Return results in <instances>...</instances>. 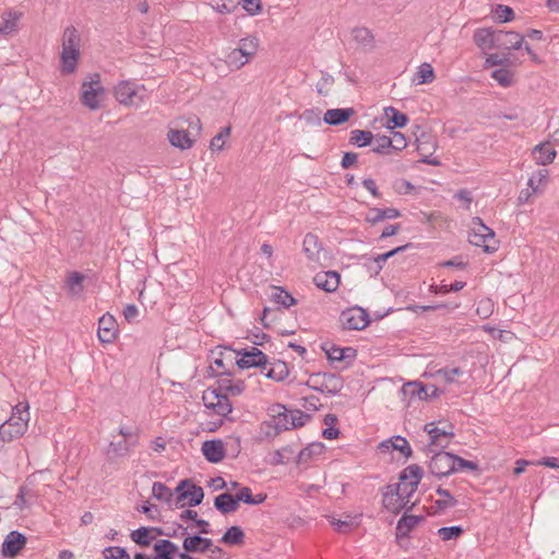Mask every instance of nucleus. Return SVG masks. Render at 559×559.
I'll return each mask as SVG.
<instances>
[{
    "mask_svg": "<svg viewBox=\"0 0 559 559\" xmlns=\"http://www.w3.org/2000/svg\"><path fill=\"white\" fill-rule=\"evenodd\" d=\"M27 411V403H19L13 407L11 417L0 425L1 441L11 442L25 433L29 420Z\"/></svg>",
    "mask_w": 559,
    "mask_h": 559,
    "instance_id": "nucleus-1",
    "label": "nucleus"
},
{
    "mask_svg": "<svg viewBox=\"0 0 559 559\" xmlns=\"http://www.w3.org/2000/svg\"><path fill=\"white\" fill-rule=\"evenodd\" d=\"M424 431L429 436V443L424 447V452L430 454L436 450H445L450 445V440L454 437L452 424L447 427L439 428L435 421L427 423L424 426Z\"/></svg>",
    "mask_w": 559,
    "mask_h": 559,
    "instance_id": "nucleus-2",
    "label": "nucleus"
},
{
    "mask_svg": "<svg viewBox=\"0 0 559 559\" xmlns=\"http://www.w3.org/2000/svg\"><path fill=\"white\" fill-rule=\"evenodd\" d=\"M144 92V85H138L131 81H120L114 87V96L116 100L124 106L139 107L146 98Z\"/></svg>",
    "mask_w": 559,
    "mask_h": 559,
    "instance_id": "nucleus-3",
    "label": "nucleus"
},
{
    "mask_svg": "<svg viewBox=\"0 0 559 559\" xmlns=\"http://www.w3.org/2000/svg\"><path fill=\"white\" fill-rule=\"evenodd\" d=\"M104 96L105 88L102 85L100 75L98 73L91 74L90 81L82 83V104L91 110H97L102 106Z\"/></svg>",
    "mask_w": 559,
    "mask_h": 559,
    "instance_id": "nucleus-4",
    "label": "nucleus"
},
{
    "mask_svg": "<svg viewBox=\"0 0 559 559\" xmlns=\"http://www.w3.org/2000/svg\"><path fill=\"white\" fill-rule=\"evenodd\" d=\"M202 401L206 408L212 409L218 416L227 417L233 412L231 402L228 396L218 392L216 384L203 392Z\"/></svg>",
    "mask_w": 559,
    "mask_h": 559,
    "instance_id": "nucleus-5",
    "label": "nucleus"
},
{
    "mask_svg": "<svg viewBox=\"0 0 559 559\" xmlns=\"http://www.w3.org/2000/svg\"><path fill=\"white\" fill-rule=\"evenodd\" d=\"M454 454L447 452L445 450H436L432 452V456L428 463L429 473L438 478H442L453 474Z\"/></svg>",
    "mask_w": 559,
    "mask_h": 559,
    "instance_id": "nucleus-6",
    "label": "nucleus"
},
{
    "mask_svg": "<svg viewBox=\"0 0 559 559\" xmlns=\"http://www.w3.org/2000/svg\"><path fill=\"white\" fill-rule=\"evenodd\" d=\"M235 353L239 356L236 360L239 369L265 368L269 364L267 356L254 346L236 349Z\"/></svg>",
    "mask_w": 559,
    "mask_h": 559,
    "instance_id": "nucleus-7",
    "label": "nucleus"
},
{
    "mask_svg": "<svg viewBox=\"0 0 559 559\" xmlns=\"http://www.w3.org/2000/svg\"><path fill=\"white\" fill-rule=\"evenodd\" d=\"M340 322L344 330H364L369 325L370 319L365 309L353 307L341 312Z\"/></svg>",
    "mask_w": 559,
    "mask_h": 559,
    "instance_id": "nucleus-8",
    "label": "nucleus"
},
{
    "mask_svg": "<svg viewBox=\"0 0 559 559\" xmlns=\"http://www.w3.org/2000/svg\"><path fill=\"white\" fill-rule=\"evenodd\" d=\"M322 379L323 380L320 384H310L309 382L306 384L314 391L326 393L332 396L340 394L344 386L342 377L336 373L322 372Z\"/></svg>",
    "mask_w": 559,
    "mask_h": 559,
    "instance_id": "nucleus-9",
    "label": "nucleus"
},
{
    "mask_svg": "<svg viewBox=\"0 0 559 559\" xmlns=\"http://www.w3.org/2000/svg\"><path fill=\"white\" fill-rule=\"evenodd\" d=\"M219 378L216 381L217 390L222 393V395L228 396H238L243 393L246 389V384L243 380L233 381L228 377L233 376V372L229 370H225L217 374Z\"/></svg>",
    "mask_w": 559,
    "mask_h": 559,
    "instance_id": "nucleus-10",
    "label": "nucleus"
},
{
    "mask_svg": "<svg viewBox=\"0 0 559 559\" xmlns=\"http://www.w3.org/2000/svg\"><path fill=\"white\" fill-rule=\"evenodd\" d=\"M98 340L103 344H111L118 335V324L114 316L105 313L98 320Z\"/></svg>",
    "mask_w": 559,
    "mask_h": 559,
    "instance_id": "nucleus-11",
    "label": "nucleus"
},
{
    "mask_svg": "<svg viewBox=\"0 0 559 559\" xmlns=\"http://www.w3.org/2000/svg\"><path fill=\"white\" fill-rule=\"evenodd\" d=\"M26 542L27 539L24 534L17 531L10 532L2 543V556L5 558H15L25 547Z\"/></svg>",
    "mask_w": 559,
    "mask_h": 559,
    "instance_id": "nucleus-12",
    "label": "nucleus"
},
{
    "mask_svg": "<svg viewBox=\"0 0 559 559\" xmlns=\"http://www.w3.org/2000/svg\"><path fill=\"white\" fill-rule=\"evenodd\" d=\"M322 349L330 361H345L347 366H350L357 357V349L352 346L340 347L334 344L329 345L324 343Z\"/></svg>",
    "mask_w": 559,
    "mask_h": 559,
    "instance_id": "nucleus-13",
    "label": "nucleus"
},
{
    "mask_svg": "<svg viewBox=\"0 0 559 559\" xmlns=\"http://www.w3.org/2000/svg\"><path fill=\"white\" fill-rule=\"evenodd\" d=\"M425 520L423 515H409L404 513L401 519L396 523L395 527V537L396 542L400 546H403V539L409 537V533L414 530L419 523Z\"/></svg>",
    "mask_w": 559,
    "mask_h": 559,
    "instance_id": "nucleus-14",
    "label": "nucleus"
},
{
    "mask_svg": "<svg viewBox=\"0 0 559 559\" xmlns=\"http://www.w3.org/2000/svg\"><path fill=\"white\" fill-rule=\"evenodd\" d=\"M202 454L212 464L222 462L226 456V449L221 439L206 440L202 443Z\"/></svg>",
    "mask_w": 559,
    "mask_h": 559,
    "instance_id": "nucleus-15",
    "label": "nucleus"
},
{
    "mask_svg": "<svg viewBox=\"0 0 559 559\" xmlns=\"http://www.w3.org/2000/svg\"><path fill=\"white\" fill-rule=\"evenodd\" d=\"M269 411L272 417V425H269V428L275 429L274 435L290 429V412L283 404H275Z\"/></svg>",
    "mask_w": 559,
    "mask_h": 559,
    "instance_id": "nucleus-16",
    "label": "nucleus"
},
{
    "mask_svg": "<svg viewBox=\"0 0 559 559\" xmlns=\"http://www.w3.org/2000/svg\"><path fill=\"white\" fill-rule=\"evenodd\" d=\"M498 31L490 27L477 28L474 32L473 40L475 45L483 51L498 49Z\"/></svg>",
    "mask_w": 559,
    "mask_h": 559,
    "instance_id": "nucleus-17",
    "label": "nucleus"
},
{
    "mask_svg": "<svg viewBox=\"0 0 559 559\" xmlns=\"http://www.w3.org/2000/svg\"><path fill=\"white\" fill-rule=\"evenodd\" d=\"M313 283L318 288L326 293H333L340 286L341 275L336 271L319 272L313 276Z\"/></svg>",
    "mask_w": 559,
    "mask_h": 559,
    "instance_id": "nucleus-18",
    "label": "nucleus"
},
{
    "mask_svg": "<svg viewBox=\"0 0 559 559\" xmlns=\"http://www.w3.org/2000/svg\"><path fill=\"white\" fill-rule=\"evenodd\" d=\"M379 449L382 452H388V451H391V450H396L401 454H403V456L405 459H409L413 455V450H412L408 441L404 437H402V436H393V437L382 441L379 444Z\"/></svg>",
    "mask_w": 559,
    "mask_h": 559,
    "instance_id": "nucleus-19",
    "label": "nucleus"
},
{
    "mask_svg": "<svg viewBox=\"0 0 559 559\" xmlns=\"http://www.w3.org/2000/svg\"><path fill=\"white\" fill-rule=\"evenodd\" d=\"M401 211L395 207H370L366 214L365 221L370 225H377L384 219H395L401 216Z\"/></svg>",
    "mask_w": 559,
    "mask_h": 559,
    "instance_id": "nucleus-20",
    "label": "nucleus"
},
{
    "mask_svg": "<svg viewBox=\"0 0 559 559\" xmlns=\"http://www.w3.org/2000/svg\"><path fill=\"white\" fill-rule=\"evenodd\" d=\"M498 49H520L524 43V36L514 31H498Z\"/></svg>",
    "mask_w": 559,
    "mask_h": 559,
    "instance_id": "nucleus-21",
    "label": "nucleus"
},
{
    "mask_svg": "<svg viewBox=\"0 0 559 559\" xmlns=\"http://www.w3.org/2000/svg\"><path fill=\"white\" fill-rule=\"evenodd\" d=\"M356 114L352 107L328 109L324 112L323 121L329 126H341L347 122Z\"/></svg>",
    "mask_w": 559,
    "mask_h": 559,
    "instance_id": "nucleus-22",
    "label": "nucleus"
},
{
    "mask_svg": "<svg viewBox=\"0 0 559 559\" xmlns=\"http://www.w3.org/2000/svg\"><path fill=\"white\" fill-rule=\"evenodd\" d=\"M212 539L202 537L199 534L186 536L182 543V548L186 552H205L212 549Z\"/></svg>",
    "mask_w": 559,
    "mask_h": 559,
    "instance_id": "nucleus-23",
    "label": "nucleus"
},
{
    "mask_svg": "<svg viewBox=\"0 0 559 559\" xmlns=\"http://www.w3.org/2000/svg\"><path fill=\"white\" fill-rule=\"evenodd\" d=\"M533 156L537 165L547 166L554 162L557 156V151L551 146L550 142H542L534 146Z\"/></svg>",
    "mask_w": 559,
    "mask_h": 559,
    "instance_id": "nucleus-24",
    "label": "nucleus"
},
{
    "mask_svg": "<svg viewBox=\"0 0 559 559\" xmlns=\"http://www.w3.org/2000/svg\"><path fill=\"white\" fill-rule=\"evenodd\" d=\"M423 476V467L419 466L418 464H412L401 471L399 479L402 485L406 484V481L409 480L407 485H412V489L417 490Z\"/></svg>",
    "mask_w": 559,
    "mask_h": 559,
    "instance_id": "nucleus-25",
    "label": "nucleus"
},
{
    "mask_svg": "<svg viewBox=\"0 0 559 559\" xmlns=\"http://www.w3.org/2000/svg\"><path fill=\"white\" fill-rule=\"evenodd\" d=\"M323 249L319 237L312 233L306 234L302 241V251L310 261H318L320 251Z\"/></svg>",
    "mask_w": 559,
    "mask_h": 559,
    "instance_id": "nucleus-26",
    "label": "nucleus"
},
{
    "mask_svg": "<svg viewBox=\"0 0 559 559\" xmlns=\"http://www.w3.org/2000/svg\"><path fill=\"white\" fill-rule=\"evenodd\" d=\"M384 116L386 118V122L384 127L390 130H394L396 128H404L409 119L408 116L399 109L389 106L384 108Z\"/></svg>",
    "mask_w": 559,
    "mask_h": 559,
    "instance_id": "nucleus-27",
    "label": "nucleus"
},
{
    "mask_svg": "<svg viewBox=\"0 0 559 559\" xmlns=\"http://www.w3.org/2000/svg\"><path fill=\"white\" fill-rule=\"evenodd\" d=\"M214 508L222 514H228L237 511L239 507L236 496L226 491L214 498Z\"/></svg>",
    "mask_w": 559,
    "mask_h": 559,
    "instance_id": "nucleus-28",
    "label": "nucleus"
},
{
    "mask_svg": "<svg viewBox=\"0 0 559 559\" xmlns=\"http://www.w3.org/2000/svg\"><path fill=\"white\" fill-rule=\"evenodd\" d=\"M468 242L473 246L481 247L486 253H493L498 250V241L487 237L486 234L468 231Z\"/></svg>",
    "mask_w": 559,
    "mask_h": 559,
    "instance_id": "nucleus-29",
    "label": "nucleus"
},
{
    "mask_svg": "<svg viewBox=\"0 0 559 559\" xmlns=\"http://www.w3.org/2000/svg\"><path fill=\"white\" fill-rule=\"evenodd\" d=\"M22 13L13 10L4 11L0 15V34L1 35H10L17 28V22Z\"/></svg>",
    "mask_w": 559,
    "mask_h": 559,
    "instance_id": "nucleus-30",
    "label": "nucleus"
},
{
    "mask_svg": "<svg viewBox=\"0 0 559 559\" xmlns=\"http://www.w3.org/2000/svg\"><path fill=\"white\" fill-rule=\"evenodd\" d=\"M170 144L180 150H188L193 146L192 140L186 130L170 129L167 133Z\"/></svg>",
    "mask_w": 559,
    "mask_h": 559,
    "instance_id": "nucleus-31",
    "label": "nucleus"
},
{
    "mask_svg": "<svg viewBox=\"0 0 559 559\" xmlns=\"http://www.w3.org/2000/svg\"><path fill=\"white\" fill-rule=\"evenodd\" d=\"M428 385H425L419 381L407 382L401 389L404 395H407L411 399L417 397L420 401H428Z\"/></svg>",
    "mask_w": 559,
    "mask_h": 559,
    "instance_id": "nucleus-32",
    "label": "nucleus"
},
{
    "mask_svg": "<svg viewBox=\"0 0 559 559\" xmlns=\"http://www.w3.org/2000/svg\"><path fill=\"white\" fill-rule=\"evenodd\" d=\"M154 559H174L178 552V547L169 539H159L154 544Z\"/></svg>",
    "mask_w": 559,
    "mask_h": 559,
    "instance_id": "nucleus-33",
    "label": "nucleus"
},
{
    "mask_svg": "<svg viewBox=\"0 0 559 559\" xmlns=\"http://www.w3.org/2000/svg\"><path fill=\"white\" fill-rule=\"evenodd\" d=\"M270 300L274 304L282 306L285 309H288L289 307L297 305V299L289 292H287L285 288L281 286L273 287Z\"/></svg>",
    "mask_w": 559,
    "mask_h": 559,
    "instance_id": "nucleus-34",
    "label": "nucleus"
},
{
    "mask_svg": "<svg viewBox=\"0 0 559 559\" xmlns=\"http://www.w3.org/2000/svg\"><path fill=\"white\" fill-rule=\"evenodd\" d=\"M549 178V171L547 169H537L532 174V176L528 178L527 187L533 191L535 194L543 193Z\"/></svg>",
    "mask_w": 559,
    "mask_h": 559,
    "instance_id": "nucleus-35",
    "label": "nucleus"
},
{
    "mask_svg": "<svg viewBox=\"0 0 559 559\" xmlns=\"http://www.w3.org/2000/svg\"><path fill=\"white\" fill-rule=\"evenodd\" d=\"M374 134L369 130L354 129L349 133L348 144L356 147H366L373 143Z\"/></svg>",
    "mask_w": 559,
    "mask_h": 559,
    "instance_id": "nucleus-36",
    "label": "nucleus"
},
{
    "mask_svg": "<svg viewBox=\"0 0 559 559\" xmlns=\"http://www.w3.org/2000/svg\"><path fill=\"white\" fill-rule=\"evenodd\" d=\"M80 50L62 49L61 52V71L64 74H71L78 67Z\"/></svg>",
    "mask_w": 559,
    "mask_h": 559,
    "instance_id": "nucleus-37",
    "label": "nucleus"
},
{
    "mask_svg": "<svg viewBox=\"0 0 559 559\" xmlns=\"http://www.w3.org/2000/svg\"><path fill=\"white\" fill-rule=\"evenodd\" d=\"M413 247V243L412 242H408V243H405L403 246H399L396 248H393L392 250H389L384 253H381V254H378L377 257H374L372 259L373 263L376 264V267H374V274L378 275L380 273V271L383 269V265L384 263L393 258L394 255L401 253V252H404L406 251L408 248H412Z\"/></svg>",
    "mask_w": 559,
    "mask_h": 559,
    "instance_id": "nucleus-38",
    "label": "nucleus"
},
{
    "mask_svg": "<svg viewBox=\"0 0 559 559\" xmlns=\"http://www.w3.org/2000/svg\"><path fill=\"white\" fill-rule=\"evenodd\" d=\"M325 445L322 442H312L306 448L300 450L297 457L298 464L308 463L314 456L321 455L324 452Z\"/></svg>",
    "mask_w": 559,
    "mask_h": 559,
    "instance_id": "nucleus-39",
    "label": "nucleus"
},
{
    "mask_svg": "<svg viewBox=\"0 0 559 559\" xmlns=\"http://www.w3.org/2000/svg\"><path fill=\"white\" fill-rule=\"evenodd\" d=\"M152 496L155 499L165 502L170 510H174V507H173L174 493L164 483H160V481L153 483Z\"/></svg>",
    "mask_w": 559,
    "mask_h": 559,
    "instance_id": "nucleus-40",
    "label": "nucleus"
},
{
    "mask_svg": "<svg viewBox=\"0 0 559 559\" xmlns=\"http://www.w3.org/2000/svg\"><path fill=\"white\" fill-rule=\"evenodd\" d=\"M186 506L190 508L198 507L204 499L203 488L191 481V485L186 489Z\"/></svg>",
    "mask_w": 559,
    "mask_h": 559,
    "instance_id": "nucleus-41",
    "label": "nucleus"
},
{
    "mask_svg": "<svg viewBox=\"0 0 559 559\" xmlns=\"http://www.w3.org/2000/svg\"><path fill=\"white\" fill-rule=\"evenodd\" d=\"M191 479L189 478H185V479H181L175 490L173 491L174 493V497H173V507L174 509H181V508H185L186 507V489L191 485Z\"/></svg>",
    "mask_w": 559,
    "mask_h": 559,
    "instance_id": "nucleus-42",
    "label": "nucleus"
},
{
    "mask_svg": "<svg viewBox=\"0 0 559 559\" xmlns=\"http://www.w3.org/2000/svg\"><path fill=\"white\" fill-rule=\"evenodd\" d=\"M259 47V39L255 36H248L245 38H241L239 40V47L236 48V51H240L243 57L251 58L253 57Z\"/></svg>",
    "mask_w": 559,
    "mask_h": 559,
    "instance_id": "nucleus-43",
    "label": "nucleus"
},
{
    "mask_svg": "<svg viewBox=\"0 0 559 559\" xmlns=\"http://www.w3.org/2000/svg\"><path fill=\"white\" fill-rule=\"evenodd\" d=\"M245 533L240 526L234 525L227 528L224 535L221 538V543L226 545H240L243 543Z\"/></svg>",
    "mask_w": 559,
    "mask_h": 559,
    "instance_id": "nucleus-44",
    "label": "nucleus"
},
{
    "mask_svg": "<svg viewBox=\"0 0 559 559\" xmlns=\"http://www.w3.org/2000/svg\"><path fill=\"white\" fill-rule=\"evenodd\" d=\"M130 538L140 547H148L154 539L148 526H141L131 532Z\"/></svg>",
    "mask_w": 559,
    "mask_h": 559,
    "instance_id": "nucleus-45",
    "label": "nucleus"
},
{
    "mask_svg": "<svg viewBox=\"0 0 559 559\" xmlns=\"http://www.w3.org/2000/svg\"><path fill=\"white\" fill-rule=\"evenodd\" d=\"M288 367L286 362L277 360L272 364V367L265 373V377L275 381H283L288 377Z\"/></svg>",
    "mask_w": 559,
    "mask_h": 559,
    "instance_id": "nucleus-46",
    "label": "nucleus"
},
{
    "mask_svg": "<svg viewBox=\"0 0 559 559\" xmlns=\"http://www.w3.org/2000/svg\"><path fill=\"white\" fill-rule=\"evenodd\" d=\"M80 35L78 31L70 26L64 29L62 49L79 50Z\"/></svg>",
    "mask_w": 559,
    "mask_h": 559,
    "instance_id": "nucleus-47",
    "label": "nucleus"
},
{
    "mask_svg": "<svg viewBox=\"0 0 559 559\" xmlns=\"http://www.w3.org/2000/svg\"><path fill=\"white\" fill-rule=\"evenodd\" d=\"M372 152L379 155H388L393 150V141L388 135H374Z\"/></svg>",
    "mask_w": 559,
    "mask_h": 559,
    "instance_id": "nucleus-48",
    "label": "nucleus"
},
{
    "mask_svg": "<svg viewBox=\"0 0 559 559\" xmlns=\"http://www.w3.org/2000/svg\"><path fill=\"white\" fill-rule=\"evenodd\" d=\"M400 500L401 496H394L393 493H383L382 506L389 512L399 514L402 510H404V504H401L399 502Z\"/></svg>",
    "mask_w": 559,
    "mask_h": 559,
    "instance_id": "nucleus-49",
    "label": "nucleus"
},
{
    "mask_svg": "<svg viewBox=\"0 0 559 559\" xmlns=\"http://www.w3.org/2000/svg\"><path fill=\"white\" fill-rule=\"evenodd\" d=\"M493 19L499 23H507L514 19V11L511 7L497 4L493 10Z\"/></svg>",
    "mask_w": 559,
    "mask_h": 559,
    "instance_id": "nucleus-50",
    "label": "nucleus"
},
{
    "mask_svg": "<svg viewBox=\"0 0 559 559\" xmlns=\"http://www.w3.org/2000/svg\"><path fill=\"white\" fill-rule=\"evenodd\" d=\"M466 283L463 281H455L451 285H437L432 284L429 292L436 295H445L450 292H460L465 287Z\"/></svg>",
    "mask_w": 559,
    "mask_h": 559,
    "instance_id": "nucleus-51",
    "label": "nucleus"
},
{
    "mask_svg": "<svg viewBox=\"0 0 559 559\" xmlns=\"http://www.w3.org/2000/svg\"><path fill=\"white\" fill-rule=\"evenodd\" d=\"M84 278H85V276L82 273H80L78 271L71 272L67 278V285H68L69 290L73 294L82 293L84 289V287H83Z\"/></svg>",
    "mask_w": 559,
    "mask_h": 559,
    "instance_id": "nucleus-52",
    "label": "nucleus"
},
{
    "mask_svg": "<svg viewBox=\"0 0 559 559\" xmlns=\"http://www.w3.org/2000/svg\"><path fill=\"white\" fill-rule=\"evenodd\" d=\"M416 75L417 84L431 83L436 78L432 66L427 62H424L418 67Z\"/></svg>",
    "mask_w": 559,
    "mask_h": 559,
    "instance_id": "nucleus-53",
    "label": "nucleus"
},
{
    "mask_svg": "<svg viewBox=\"0 0 559 559\" xmlns=\"http://www.w3.org/2000/svg\"><path fill=\"white\" fill-rule=\"evenodd\" d=\"M464 533V528L461 525L444 526L438 530V535L444 542L457 539Z\"/></svg>",
    "mask_w": 559,
    "mask_h": 559,
    "instance_id": "nucleus-54",
    "label": "nucleus"
},
{
    "mask_svg": "<svg viewBox=\"0 0 559 559\" xmlns=\"http://www.w3.org/2000/svg\"><path fill=\"white\" fill-rule=\"evenodd\" d=\"M491 76L503 87L510 86L513 82V75L511 71L506 68L495 70L491 73Z\"/></svg>",
    "mask_w": 559,
    "mask_h": 559,
    "instance_id": "nucleus-55",
    "label": "nucleus"
},
{
    "mask_svg": "<svg viewBox=\"0 0 559 559\" xmlns=\"http://www.w3.org/2000/svg\"><path fill=\"white\" fill-rule=\"evenodd\" d=\"M231 128L229 126L224 127L221 131L211 140L210 148L212 151H222L224 147V140L230 135Z\"/></svg>",
    "mask_w": 559,
    "mask_h": 559,
    "instance_id": "nucleus-56",
    "label": "nucleus"
},
{
    "mask_svg": "<svg viewBox=\"0 0 559 559\" xmlns=\"http://www.w3.org/2000/svg\"><path fill=\"white\" fill-rule=\"evenodd\" d=\"M414 135L416 136L417 151L423 153L426 151L425 145L431 140V134L426 132L420 126H415Z\"/></svg>",
    "mask_w": 559,
    "mask_h": 559,
    "instance_id": "nucleus-57",
    "label": "nucleus"
},
{
    "mask_svg": "<svg viewBox=\"0 0 559 559\" xmlns=\"http://www.w3.org/2000/svg\"><path fill=\"white\" fill-rule=\"evenodd\" d=\"M105 559H130L126 548L119 546H108L103 550Z\"/></svg>",
    "mask_w": 559,
    "mask_h": 559,
    "instance_id": "nucleus-58",
    "label": "nucleus"
},
{
    "mask_svg": "<svg viewBox=\"0 0 559 559\" xmlns=\"http://www.w3.org/2000/svg\"><path fill=\"white\" fill-rule=\"evenodd\" d=\"M453 462H454L453 463V465H454L453 473H456V472H460L463 469H469L473 472H476L479 469V466L476 462L465 460L456 454H454Z\"/></svg>",
    "mask_w": 559,
    "mask_h": 559,
    "instance_id": "nucleus-59",
    "label": "nucleus"
},
{
    "mask_svg": "<svg viewBox=\"0 0 559 559\" xmlns=\"http://www.w3.org/2000/svg\"><path fill=\"white\" fill-rule=\"evenodd\" d=\"M248 61L249 58L243 57L240 51H236V48L231 50L226 57L227 64L235 69L242 68L246 63H248Z\"/></svg>",
    "mask_w": 559,
    "mask_h": 559,
    "instance_id": "nucleus-60",
    "label": "nucleus"
},
{
    "mask_svg": "<svg viewBox=\"0 0 559 559\" xmlns=\"http://www.w3.org/2000/svg\"><path fill=\"white\" fill-rule=\"evenodd\" d=\"M311 419V415L304 413L300 409L290 411V429L302 427L306 420Z\"/></svg>",
    "mask_w": 559,
    "mask_h": 559,
    "instance_id": "nucleus-61",
    "label": "nucleus"
},
{
    "mask_svg": "<svg viewBox=\"0 0 559 559\" xmlns=\"http://www.w3.org/2000/svg\"><path fill=\"white\" fill-rule=\"evenodd\" d=\"M456 504H457V500L454 497H450V499H448V498L438 499L435 501V503L432 506V508L435 509L432 513L433 514L441 513L449 508H454Z\"/></svg>",
    "mask_w": 559,
    "mask_h": 559,
    "instance_id": "nucleus-62",
    "label": "nucleus"
},
{
    "mask_svg": "<svg viewBox=\"0 0 559 559\" xmlns=\"http://www.w3.org/2000/svg\"><path fill=\"white\" fill-rule=\"evenodd\" d=\"M354 39L360 44H369L373 40L371 32L366 27H356L353 31Z\"/></svg>",
    "mask_w": 559,
    "mask_h": 559,
    "instance_id": "nucleus-63",
    "label": "nucleus"
},
{
    "mask_svg": "<svg viewBox=\"0 0 559 559\" xmlns=\"http://www.w3.org/2000/svg\"><path fill=\"white\" fill-rule=\"evenodd\" d=\"M493 305L490 299H481L477 304L476 313L483 318L487 319L492 313Z\"/></svg>",
    "mask_w": 559,
    "mask_h": 559,
    "instance_id": "nucleus-64",
    "label": "nucleus"
}]
</instances>
